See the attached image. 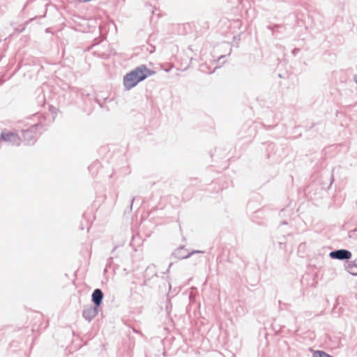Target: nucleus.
I'll return each instance as SVG.
<instances>
[{
  "instance_id": "f257e3e1",
  "label": "nucleus",
  "mask_w": 357,
  "mask_h": 357,
  "mask_svg": "<svg viewBox=\"0 0 357 357\" xmlns=\"http://www.w3.org/2000/svg\"><path fill=\"white\" fill-rule=\"evenodd\" d=\"M153 73L146 66L141 65L124 76L123 85L127 90H130Z\"/></svg>"
},
{
  "instance_id": "f03ea898",
  "label": "nucleus",
  "mask_w": 357,
  "mask_h": 357,
  "mask_svg": "<svg viewBox=\"0 0 357 357\" xmlns=\"http://www.w3.org/2000/svg\"><path fill=\"white\" fill-rule=\"evenodd\" d=\"M41 127L42 125L40 123H36L31 125L27 129H23L21 131V143L24 142L26 145L34 144L38 134V129Z\"/></svg>"
},
{
  "instance_id": "7ed1b4c3",
  "label": "nucleus",
  "mask_w": 357,
  "mask_h": 357,
  "mask_svg": "<svg viewBox=\"0 0 357 357\" xmlns=\"http://www.w3.org/2000/svg\"><path fill=\"white\" fill-rule=\"evenodd\" d=\"M0 139L16 146L21 144L20 136L13 132H2L1 133Z\"/></svg>"
},
{
  "instance_id": "20e7f679",
  "label": "nucleus",
  "mask_w": 357,
  "mask_h": 357,
  "mask_svg": "<svg viewBox=\"0 0 357 357\" xmlns=\"http://www.w3.org/2000/svg\"><path fill=\"white\" fill-rule=\"evenodd\" d=\"M351 252L345 249L335 250L329 253V257L331 259L339 260H349L351 258Z\"/></svg>"
},
{
  "instance_id": "39448f33",
  "label": "nucleus",
  "mask_w": 357,
  "mask_h": 357,
  "mask_svg": "<svg viewBox=\"0 0 357 357\" xmlns=\"http://www.w3.org/2000/svg\"><path fill=\"white\" fill-rule=\"evenodd\" d=\"M204 251L192 250L189 252L183 246H181L174 251L172 255L178 259H183L190 257L192 255L195 253H204Z\"/></svg>"
},
{
  "instance_id": "423d86ee",
  "label": "nucleus",
  "mask_w": 357,
  "mask_h": 357,
  "mask_svg": "<svg viewBox=\"0 0 357 357\" xmlns=\"http://www.w3.org/2000/svg\"><path fill=\"white\" fill-rule=\"evenodd\" d=\"M157 279L158 275L155 271V266L154 265L149 266L144 273V285H150L151 283V280L153 279Z\"/></svg>"
},
{
  "instance_id": "0eeeda50",
  "label": "nucleus",
  "mask_w": 357,
  "mask_h": 357,
  "mask_svg": "<svg viewBox=\"0 0 357 357\" xmlns=\"http://www.w3.org/2000/svg\"><path fill=\"white\" fill-rule=\"evenodd\" d=\"M99 307L96 306H86L82 312L83 317L88 321H91L98 313Z\"/></svg>"
},
{
  "instance_id": "6e6552de",
  "label": "nucleus",
  "mask_w": 357,
  "mask_h": 357,
  "mask_svg": "<svg viewBox=\"0 0 357 357\" xmlns=\"http://www.w3.org/2000/svg\"><path fill=\"white\" fill-rule=\"evenodd\" d=\"M104 294L100 289H96L91 295V301L94 306L100 307L102 303Z\"/></svg>"
},
{
  "instance_id": "1a4fd4ad",
  "label": "nucleus",
  "mask_w": 357,
  "mask_h": 357,
  "mask_svg": "<svg viewBox=\"0 0 357 357\" xmlns=\"http://www.w3.org/2000/svg\"><path fill=\"white\" fill-rule=\"evenodd\" d=\"M357 268V264L356 263V261H351L346 266V270L351 275H354V276H357V272H356L354 271V268Z\"/></svg>"
},
{
  "instance_id": "9d476101",
  "label": "nucleus",
  "mask_w": 357,
  "mask_h": 357,
  "mask_svg": "<svg viewBox=\"0 0 357 357\" xmlns=\"http://www.w3.org/2000/svg\"><path fill=\"white\" fill-rule=\"evenodd\" d=\"M312 357H333V356L327 354L326 352H325L324 351L317 350L313 353Z\"/></svg>"
},
{
  "instance_id": "9b49d317",
  "label": "nucleus",
  "mask_w": 357,
  "mask_h": 357,
  "mask_svg": "<svg viewBox=\"0 0 357 357\" xmlns=\"http://www.w3.org/2000/svg\"><path fill=\"white\" fill-rule=\"evenodd\" d=\"M280 26H281V25L278 24H273V25H268L266 26V28L268 30H271L272 31V34L274 35L275 30L277 29H279Z\"/></svg>"
},
{
  "instance_id": "f8f14e48",
  "label": "nucleus",
  "mask_w": 357,
  "mask_h": 357,
  "mask_svg": "<svg viewBox=\"0 0 357 357\" xmlns=\"http://www.w3.org/2000/svg\"><path fill=\"white\" fill-rule=\"evenodd\" d=\"M300 52V49L299 48H294L291 53L294 56H296L298 52Z\"/></svg>"
},
{
  "instance_id": "ddd939ff",
  "label": "nucleus",
  "mask_w": 357,
  "mask_h": 357,
  "mask_svg": "<svg viewBox=\"0 0 357 357\" xmlns=\"http://www.w3.org/2000/svg\"><path fill=\"white\" fill-rule=\"evenodd\" d=\"M356 230H357V229H354V230H352V231H349V238H352V237H353V236L354 235V233L356 232Z\"/></svg>"
},
{
  "instance_id": "4468645a",
  "label": "nucleus",
  "mask_w": 357,
  "mask_h": 357,
  "mask_svg": "<svg viewBox=\"0 0 357 357\" xmlns=\"http://www.w3.org/2000/svg\"><path fill=\"white\" fill-rule=\"evenodd\" d=\"M134 200H135V197H132V200H131V204H130V208H132V204H133Z\"/></svg>"
},
{
  "instance_id": "2eb2a0df",
  "label": "nucleus",
  "mask_w": 357,
  "mask_h": 357,
  "mask_svg": "<svg viewBox=\"0 0 357 357\" xmlns=\"http://www.w3.org/2000/svg\"><path fill=\"white\" fill-rule=\"evenodd\" d=\"M354 81L357 84V76L354 78Z\"/></svg>"
},
{
  "instance_id": "dca6fc26",
  "label": "nucleus",
  "mask_w": 357,
  "mask_h": 357,
  "mask_svg": "<svg viewBox=\"0 0 357 357\" xmlns=\"http://www.w3.org/2000/svg\"><path fill=\"white\" fill-rule=\"evenodd\" d=\"M282 244H283V243H282V242H280V248H282Z\"/></svg>"
},
{
  "instance_id": "f3484780",
  "label": "nucleus",
  "mask_w": 357,
  "mask_h": 357,
  "mask_svg": "<svg viewBox=\"0 0 357 357\" xmlns=\"http://www.w3.org/2000/svg\"><path fill=\"white\" fill-rule=\"evenodd\" d=\"M282 224L286 225V224H287V222L286 221H283Z\"/></svg>"
}]
</instances>
